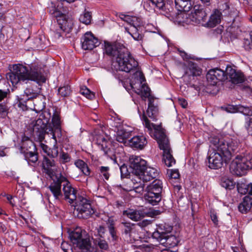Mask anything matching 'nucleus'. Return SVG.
<instances>
[{"mask_svg":"<svg viewBox=\"0 0 252 252\" xmlns=\"http://www.w3.org/2000/svg\"><path fill=\"white\" fill-rule=\"evenodd\" d=\"M47 124L46 120L43 121L38 118L33 126V132L35 133L40 141H43L45 138V135L47 133Z\"/></svg>","mask_w":252,"mask_h":252,"instance_id":"f3484780","label":"nucleus"},{"mask_svg":"<svg viewBox=\"0 0 252 252\" xmlns=\"http://www.w3.org/2000/svg\"><path fill=\"white\" fill-rule=\"evenodd\" d=\"M97 232L98 233V237L104 238V235L105 233V228L102 225H100L97 228Z\"/></svg>","mask_w":252,"mask_h":252,"instance_id":"774afa93","label":"nucleus"},{"mask_svg":"<svg viewBox=\"0 0 252 252\" xmlns=\"http://www.w3.org/2000/svg\"><path fill=\"white\" fill-rule=\"evenodd\" d=\"M122 224L123 225V233L126 236L130 237L131 232L133 229L134 224L130 222H123Z\"/></svg>","mask_w":252,"mask_h":252,"instance_id":"a19ab883","label":"nucleus"},{"mask_svg":"<svg viewBox=\"0 0 252 252\" xmlns=\"http://www.w3.org/2000/svg\"><path fill=\"white\" fill-rule=\"evenodd\" d=\"M60 158L63 163H66L70 161V157L69 155L65 153H62L60 156Z\"/></svg>","mask_w":252,"mask_h":252,"instance_id":"0e129e2a","label":"nucleus"},{"mask_svg":"<svg viewBox=\"0 0 252 252\" xmlns=\"http://www.w3.org/2000/svg\"><path fill=\"white\" fill-rule=\"evenodd\" d=\"M120 169L121 171V177L122 178L126 177L127 176L129 175V172L127 169V167L125 164L122 165L120 167Z\"/></svg>","mask_w":252,"mask_h":252,"instance_id":"680f3d73","label":"nucleus"},{"mask_svg":"<svg viewBox=\"0 0 252 252\" xmlns=\"http://www.w3.org/2000/svg\"><path fill=\"white\" fill-rule=\"evenodd\" d=\"M38 94L35 92L33 89L31 88H27L25 91L24 94L21 95L22 96L23 101H28L31 99L36 98Z\"/></svg>","mask_w":252,"mask_h":252,"instance_id":"c9c22d12","label":"nucleus"},{"mask_svg":"<svg viewBox=\"0 0 252 252\" xmlns=\"http://www.w3.org/2000/svg\"><path fill=\"white\" fill-rule=\"evenodd\" d=\"M252 207V198L249 196L244 197L243 201L238 206L239 211L243 214L247 213Z\"/></svg>","mask_w":252,"mask_h":252,"instance_id":"c85d7f7f","label":"nucleus"},{"mask_svg":"<svg viewBox=\"0 0 252 252\" xmlns=\"http://www.w3.org/2000/svg\"><path fill=\"white\" fill-rule=\"evenodd\" d=\"M110 145L109 142H104V143L100 144V149L103 152L104 155L109 156L111 152L110 149L108 147Z\"/></svg>","mask_w":252,"mask_h":252,"instance_id":"4d7b16f0","label":"nucleus"},{"mask_svg":"<svg viewBox=\"0 0 252 252\" xmlns=\"http://www.w3.org/2000/svg\"><path fill=\"white\" fill-rule=\"evenodd\" d=\"M175 6L178 11H180L176 16V20L179 23H188L187 19L189 12L191 9L193 3L187 0H175Z\"/></svg>","mask_w":252,"mask_h":252,"instance_id":"9d476101","label":"nucleus"},{"mask_svg":"<svg viewBox=\"0 0 252 252\" xmlns=\"http://www.w3.org/2000/svg\"><path fill=\"white\" fill-rule=\"evenodd\" d=\"M36 147L34 143L29 137L25 136L22 140V145L19 147L21 154H25L28 152L35 151Z\"/></svg>","mask_w":252,"mask_h":252,"instance_id":"5701e85b","label":"nucleus"},{"mask_svg":"<svg viewBox=\"0 0 252 252\" xmlns=\"http://www.w3.org/2000/svg\"><path fill=\"white\" fill-rule=\"evenodd\" d=\"M107 227L108 230L115 229V221L111 218H109L107 221H106Z\"/></svg>","mask_w":252,"mask_h":252,"instance_id":"338daca9","label":"nucleus"},{"mask_svg":"<svg viewBox=\"0 0 252 252\" xmlns=\"http://www.w3.org/2000/svg\"><path fill=\"white\" fill-rule=\"evenodd\" d=\"M8 108L7 105L0 103V118H5L8 113Z\"/></svg>","mask_w":252,"mask_h":252,"instance_id":"603ef678","label":"nucleus"},{"mask_svg":"<svg viewBox=\"0 0 252 252\" xmlns=\"http://www.w3.org/2000/svg\"><path fill=\"white\" fill-rule=\"evenodd\" d=\"M150 1L153 5L164 11H166V9L169 10L170 7L169 0H150Z\"/></svg>","mask_w":252,"mask_h":252,"instance_id":"2f4dec72","label":"nucleus"},{"mask_svg":"<svg viewBox=\"0 0 252 252\" xmlns=\"http://www.w3.org/2000/svg\"><path fill=\"white\" fill-rule=\"evenodd\" d=\"M211 142L214 147L209 153L208 167L219 169L222 167L223 162L227 163L230 160L237 149V144L234 141H227L218 138H213Z\"/></svg>","mask_w":252,"mask_h":252,"instance_id":"f257e3e1","label":"nucleus"},{"mask_svg":"<svg viewBox=\"0 0 252 252\" xmlns=\"http://www.w3.org/2000/svg\"><path fill=\"white\" fill-rule=\"evenodd\" d=\"M218 10L219 13H222L223 16H227L230 13V7L227 2L222 1H220L218 3V8L215 9Z\"/></svg>","mask_w":252,"mask_h":252,"instance_id":"f704fd0d","label":"nucleus"},{"mask_svg":"<svg viewBox=\"0 0 252 252\" xmlns=\"http://www.w3.org/2000/svg\"><path fill=\"white\" fill-rule=\"evenodd\" d=\"M159 172L158 169L155 168L148 167L145 169L142 174H141L140 180L143 182H148L156 178L158 175Z\"/></svg>","mask_w":252,"mask_h":252,"instance_id":"4be33fe9","label":"nucleus"},{"mask_svg":"<svg viewBox=\"0 0 252 252\" xmlns=\"http://www.w3.org/2000/svg\"><path fill=\"white\" fill-rule=\"evenodd\" d=\"M74 164L86 176H89L90 175V169L87 163H86L83 160H76L74 162Z\"/></svg>","mask_w":252,"mask_h":252,"instance_id":"72a5a7b5","label":"nucleus"},{"mask_svg":"<svg viewBox=\"0 0 252 252\" xmlns=\"http://www.w3.org/2000/svg\"><path fill=\"white\" fill-rule=\"evenodd\" d=\"M162 182L160 180L156 179L147 186L145 189V192L161 194L162 189Z\"/></svg>","mask_w":252,"mask_h":252,"instance_id":"393cba45","label":"nucleus"},{"mask_svg":"<svg viewBox=\"0 0 252 252\" xmlns=\"http://www.w3.org/2000/svg\"><path fill=\"white\" fill-rule=\"evenodd\" d=\"M213 73L211 72V70L208 72L206 75V78L208 83L211 85H215L217 84L218 80L217 78L213 75Z\"/></svg>","mask_w":252,"mask_h":252,"instance_id":"864d4df0","label":"nucleus"},{"mask_svg":"<svg viewBox=\"0 0 252 252\" xmlns=\"http://www.w3.org/2000/svg\"><path fill=\"white\" fill-rule=\"evenodd\" d=\"M145 202L153 206L157 205L161 201V194L145 192L144 195Z\"/></svg>","mask_w":252,"mask_h":252,"instance_id":"c756f323","label":"nucleus"},{"mask_svg":"<svg viewBox=\"0 0 252 252\" xmlns=\"http://www.w3.org/2000/svg\"><path fill=\"white\" fill-rule=\"evenodd\" d=\"M71 93L70 87L69 85H64L58 89V94L63 97H66Z\"/></svg>","mask_w":252,"mask_h":252,"instance_id":"79ce46f5","label":"nucleus"},{"mask_svg":"<svg viewBox=\"0 0 252 252\" xmlns=\"http://www.w3.org/2000/svg\"><path fill=\"white\" fill-rule=\"evenodd\" d=\"M189 18L194 24H201L202 26H205L207 14L202 6L195 5L193 6V12H191Z\"/></svg>","mask_w":252,"mask_h":252,"instance_id":"ddd939ff","label":"nucleus"},{"mask_svg":"<svg viewBox=\"0 0 252 252\" xmlns=\"http://www.w3.org/2000/svg\"><path fill=\"white\" fill-rule=\"evenodd\" d=\"M170 172V177L172 179H178L180 177V174L178 170L177 169H174V170H170L169 171Z\"/></svg>","mask_w":252,"mask_h":252,"instance_id":"69168bd1","label":"nucleus"},{"mask_svg":"<svg viewBox=\"0 0 252 252\" xmlns=\"http://www.w3.org/2000/svg\"><path fill=\"white\" fill-rule=\"evenodd\" d=\"M104 52L116 59L118 64L117 69L130 72L138 67V62L131 56L128 50L120 43L104 42Z\"/></svg>","mask_w":252,"mask_h":252,"instance_id":"f03ea898","label":"nucleus"},{"mask_svg":"<svg viewBox=\"0 0 252 252\" xmlns=\"http://www.w3.org/2000/svg\"><path fill=\"white\" fill-rule=\"evenodd\" d=\"M82 47L84 50H92L99 45L98 39L91 32H87L81 38Z\"/></svg>","mask_w":252,"mask_h":252,"instance_id":"2eb2a0df","label":"nucleus"},{"mask_svg":"<svg viewBox=\"0 0 252 252\" xmlns=\"http://www.w3.org/2000/svg\"><path fill=\"white\" fill-rule=\"evenodd\" d=\"M222 16V13H219L218 10L215 9L210 15L208 21L205 23V27H215L220 23Z\"/></svg>","mask_w":252,"mask_h":252,"instance_id":"b1692460","label":"nucleus"},{"mask_svg":"<svg viewBox=\"0 0 252 252\" xmlns=\"http://www.w3.org/2000/svg\"><path fill=\"white\" fill-rule=\"evenodd\" d=\"M220 184L222 187L229 189H233L235 186L233 181L227 178H222Z\"/></svg>","mask_w":252,"mask_h":252,"instance_id":"37998d69","label":"nucleus"},{"mask_svg":"<svg viewBox=\"0 0 252 252\" xmlns=\"http://www.w3.org/2000/svg\"><path fill=\"white\" fill-rule=\"evenodd\" d=\"M172 229L173 227L168 224H160L158 225L156 231L153 233L152 237L158 241L170 235Z\"/></svg>","mask_w":252,"mask_h":252,"instance_id":"a211bd4d","label":"nucleus"},{"mask_svg":"<svg viewBox=\"0 0 252 252\" xmlns=\"http://www.w3.org/2000/svg\"><path fill=\"white\" fill-rule=\"evenodd\" d=\"M244 126L249 134L252 135V117L245 118Z\"/></svg>","mask_w":252,"mask_h":252,"instance_id":"49530a36","label":"nucleus"},{"mask_svg":"<svg viewBox=\"0 0 252 252\" xmlns=\"http://www.w3.org/2000/svg\"><path fill=\"white\" fill-rule=\"evenodd\" d=\"M119 17L129 24V27H124V32L130 34L135 40H142L143 37L142 29L144 24L141 18L123 14H120Z\"/></svg>","mask_w":252,"mask_h":252,"instance_id":"423d86ee","label":"nucleus"},{"mask_svg":"<svg viewBox=\"0 0 252 252\" xmlns=\"http://www.w3.org/2000/svg\"><path fill=\"white\" fill-rule=\"evenodd\" d=\"M202 73V69L198 66L196 63L189 61L185 65V74L183 76L185 81L188 84L190 83V81H186V78L191 79V77L194 78V77L200 76Z\"/></svg>","mask_w":252,"mask_h":252,"instance_id":"4468645a","label":"nucleus"},{"mask_svg":"<svg viewBox=\"0 0 252 252\" xmlns=\"http://www.w3.org/2000/svg\"><path fill=\"white\" fill-rule=\"evenodd\" d=\"M80 93L87 98L93 99L94 97V94L86 86H83L80 88Z\"/></svg>","mask_w":252,"mask_h":252,"instance_id":"c03bdc74","label":"nucleus"},{"mask_svg":"<svg viewBox=\"0 0 252 252\" xmlns=\"http://www.w3.org/2000/svg\"><path fill=\"white\" fill-rule=\"evenodd\" d=\"M49 13L57 19L58 23L54 31V36L55 38H59L64 32L72 28L71 21L66 19L65 16L55 7L52 6L50 8Z\"/></svg>","mask_w":252,"mask_h":252,"instance_id":"0eeeda50","label":"nucleus"},{"mask_svg":"<svg viewBox=\"0 0 252 252\" xmlns=\"http://www.w3.org/2000/svg\"><path fill=\"white\" fill-rule=\"evenodd\" d=\"M225 73L227 79L229 78L230 81L233 84L243 83L245 80L244 74L240 71H237L231 66H227Z\"/></svg>","mask_w":252,"mask_h":252,"instance_id":"dca6fc26","label":"nucleus"},{"mask_svg":"<svg viewBox=\"0 0 252 252\" xmlns=\"http://www.w3.org/2000/svg\"><path fill=\"white\" fill-rule=\"evenodd\" d=\"M109 167L108 166H101L99 167V171L101 175L106 179L108 180L110 176L109 173Z\"/></svg>","mask_w":252,"mask_h":252,"instance_id":"6e6d98bb","label":"nucleus"},{"mask_svg":"<svg viewBox=\"0 0 252 252\" xmlns=\"http://www.w3.org/2000/svg\"><path fill=\"white\" fill-rule=\"evenodd\" d=\"M75 208L78 212L79 218L88 219L94 213L90 200L82 196H78V198L74 201Z\"/></svg>","mask_w":252,"mask_h":252,"instance_id":"1a4fd4ad","label":"nucleus"},{"mask_svg":"<svg viewBox=\"0 0 252 252\" xmlns=\"http://www.w3.org/2000/svg\"><path fill=\"white\" fill-rule=\"evenodd\" d=\"M141 120L147 129V131L151 137L157 140L160 149L163 150V159L166 166L170 167L175 164L176 161L171 154L172 151L170 147L168 139L161 124L156 125L150 123L145 114L142 115Z\"/></svg>","mask_w":252,"mask_h":252,"instance_id":"7ed1b4c3","label":"nucleus"},{"mask_svg":"<svg viewBox=\"0 0 252 252\" xmlns=\"http://www.w3.org/2000/svg\"><path fill=\"white\" fill-rule=\"evenodd\" d=\"M54 130L52 131V138L55 140L54 143L57 145V138H60L62 136V131L61 126L54 127Z\"/></svg>","mask_w":252,"mask_h":252,"instance_id":"5fc2aeb1","label":"nucleus"},{"mask_svg":"<svg viewBox=\"0 0 252 252\" xmlns=\"http://www.w3.org/2000/svg\"><path fill=\"white\" fill-rule=\"evenodd\" d=\"M55 166L54 161L53 160H50L47 157H44L42 162V168L46 167H53Z\"/></svg>","mask_w":252,"mask_h":252,"instance_id":"13d9d810","label":"nucleus"},{"mask_svg":"<svg viewBox=\"0 0 252 252\" xmlns=\"http://www.w3.org/2000/svg\"><path fill=\"white\" fill-rule=\"evenodd\" d=\"M123 215L135 221L140 220L144 216L142 211L133 209H127L124 211Z\"/></svg>","mask_w":252,"mask_h":252,"instance_id":"bb28decb","label":"nucleus"},{"mask_svg":"<svg viewBox=\"0 0 252 252\" xmlns=\"http://www.w3.org/2000/svg\"><path fill=\"white\" fill-rule=\"evenodd\" d=\"M130 135V131L127 130L124 126L120 127L117 132L116 139L120 143H125Z\"/></svg>","mask_w":252,"mask_h":252,"instance_id":"7c9ffc66","label":"nucleus"},{"mask_svg":"<svg viewBox=\"0 0 252 252\" xmlns=\"http://www.w3.org/2000/svg\"><path fill=\"white\" fill-rule=\"evenodd\" d=\"M6 78L9 80L13 85L17 84L20 81L32 80L39 83H45L46 79L42 74L41 68L32 65L29 70L27 67L22 64H15L13 71L6 74Z\"/></svg>","mask_w":252,"mask_h":252,"instance_id":"20e7f679","label":"nucleus"},{"mask_svg":"<svg viewBox=\"0 0 252 252\" xmlns=\"http://www.w3.org/2000/svg\"><path fill=\"white\" fill-rule=\"evenodd\" d=\"M94 243L95 245L98 247L99 249L104 251H107L109 249L108 242L104 238L97 237L94 239Z\"/></svg>","mask_w":252,"mask_h":252,"instance_id":"e433bc0d","label":"nucleus"},{"mask_svg":"<svg viewBox=\"0 0 252 252\" xmlns=\"http://www.w3.org/2000/svg\"><path fill=\"white\" fill-rule=\"evenodd\" d=\"M147 115L153 121H156L158 116V108L157 104L154 103V98H149Z\"/></svg>","mask_w":252,"mask_h":252,"instance_id":"412c9836","label":"nucleus"},{"mask_svg":"<svg viewBox=\"0 0 252 252\" xmlns=\"http://www.w3.org/2000/svg\"><path fill=\"white\" fill-rule=\"evenodd\" d=\"M150 92V89L148 86L144 84L141 86L139 94L141 95L143 100H145L148 98L149 101V98H154L151 95Z\"/></svg>","mask_w":252,"mask_h":252,"instance_id":"ea45409f","label":"nucleus"},{"mask_svg":"<svg viewBox=\"0 0 252 252\" xmlns=\"http://www.w3.org/2000/svg\"><path fill=\"white\" fill-rule=\"evenodd\" d=\"M41 243L48 252H51L53 246L55 245L54 241L48 238H45L44 240L41 241Z\"/></svg>","mask_w":252,"mask_h":252,"instance_id":"09e8293b","label":"nucleus"},{"mask_svg":"<svg viewBox=\"0 0 252 252\" xmlns=\"http://www.w3.org/2000/svg\"><path fill=\"white\" fill-rule=\"evenodd\" d=\"M108 232L111 237V238H109L108 239L110 242H112L115 244L119 239V236L117 235L116 229L108 230Z\"/></svg>","mask_w":252,"mask_h":252,"instance_id":"3c124183","label":"nucleus"},{"mask_svg":"<svg viewBox=\"0 0 252 252\" xmlns=\"http://www.w3.org/2000/svg\"><path fill=\"white\" fill-rule=\"evenodd\" d=\"M25 159L28 161L29 164H35L38 160L37 154L35 151L28 152L24 154Z\"/></svg>","mask_w":252,"mask_h":252,"instance_id":"58836bf2","label":"nucleus"},{"mask_svg":"<svg viewBox=\"0 0 252 252\" xmlns=\"http://www.w3.org/2000/svg\"><path fill=\"white\" fill-rule=\"evenodd\" d=\"M42 141L40 142V147L42 149V151L46 153L48 156L55 158H56L59 154L58 147L56 144L54 143L53 147L52 148H49L47 145L42 143Z\"/></svg>","mask_w":252,"mask_h":252,"instance_id":"cd10ccee","label":"nucleus"},{"mask_svg":"<svg viewBox=\"0 0 252 252\" xmlns=\"http://www.w3.org/2000/svg\"><path fill=\"white\" fill-rule=\"evenodd\" d=\"M223 109V107H221ZM224 109L227 112L229 113H235L238 112V106H233L229 105L224 108Z\"/></svg>","mask_w":252,"mask_h":252,"instance_id":"e2e57ef3","label":"nucleus"},{"mask_svg":"<svg viewBox=\"0 0 252 252\" xmlns=\"http://www.w3.org/2000/svg\"><path fill=\"white\" fill-rule=\"evenodd\" d=\"M50 117H51V114L49 112H46V111H44L43 112H42L39 116V119H41V120L44 121V120L45 121H47V123L48 124L49 123V120H50Z\"/></svg>","mask_w":252,"mask_h":252,"instance_id":"bf43d9fd","label":"nucleus"},{"mask_svg":"<svg viewBox=\"0 0 252 252\" xmlns=\"http://www.w3.org/2000/svg\"><path fill=\"white\" fill-rule=\"evenodd\" d=\"M158 241L160 244L169 248L174 247L177 246L179 242L178 238L175 235L172 234L167 235L165 237L161 238Z\"/></svg>","mask_w":252,"mask_h":252,"instance_id":"a878e982","label":"nucleus"},{"mask_svg":"<svg viewBox=\"0 0 252 252\" xmlns=\"http://www.w3.org/2000/svg\"><path fill=\"white\" fill-rule=\"evenodd\" d=\"M62 184V182L60 181V176L56 181H54L48 187L55 199L56 200L60 199L63 196L61 190Z\"/></svg>","mask_w":252,"mask_h":252,"instance_id":"aec40b11","label":"nucleus"},{"mask_svg":"<svg viewBox=\"0 0 252 252\" xmlns=\"http://www.w3.org/2000/svg\"><path fill=\"white\" fill-rule=\"evenodd\" d=\"M92 16L90 12H85L83 14L81 15L79 18V20L82 23L86 25L89 24L91 22Z\"/></svg>","mask_w":252,"mask_h":252,"instance_id":"a18cd8bd","label":"nucleus"},{"mask_svg":"<svg viewBox=\"0 0 252 252\" xmlns=\"http://www.w3.org/2000/svg\"><path fill=\"white\" fill-rule=\"evenodd\" d=\"M45 98L44 96L38 97L33 102V110L36 113L42 111L45 108Z\"/></svg>","mask_w":252,"mask_h":252,"instance_id":"473e14b6","label":"nucleus"},{"mask_svg":"<svg viewBox=\"0 0 252 252\" xmlns=\"http://www.w3.org/2000/svg\"><path fill=\"white\" fill-rule=\"evenodd\" d=\"M61 248L64 252H72V247L66 242H63L61 244Z\"/></svg>","mask_w":252,"mask_h":252,"instance_id":"052dcab7","label":"nucleus"},{"mask_svg":"<svg viewBox=\"0 0 252 252\" xmlns=\"http://www.w3.org/2000/svg\"><path fill=\"white\" fill-rule=\"evenodd\" d=\"M60 181L63 183V190L65 198L68 199L70 204L73 203L78 198L77 190L71 186L67 178L62 175H60Z\"/></svg>","mask_w":252,"mask_h":252,"instance_id":"f8f14e48","label":"nucleus"},{"mask_svg":"<svg viewBox=\"0 0 252 252\" xmlns=\"http://www.w3.org/2000/svg\"><path fill=\"white\" fill-rule=\"evenodd\" d=\"M52 122L54 127L61 126V119L58 112L55 111L53 115Z\"/></svg>","mask_w":252,"mask_h":252,"instance_id":"8fccbe9b","label":"nucleus"},{"mask_svg":"<svg viewBox=\"0 0 252 252\" xmlns=\"http://www.w3.org/2000/svg\"><path fill=\"white\" fill-rule=\"evenodd\" d=\"M82 229L76 227L69 234L71 242L73 245L81 250V252H96L87 239H82Z\"/></svg>","mask_w":252,"mask_h":252,"instance_id":"6e6552de","label":"nucleus"},{"mask_svg":"<svg viewBox=\"0 0 252 252\" xmlns=\"http://www.w3.org/2000/svg\"><path fill=\"white\" fill-rule=\"evenodd\" d=\"M211 72L213 73V75L217 78L218 81H223L227 79L225 71L216 68L215 69L210 70Z\"/></svg>","mask_w":252,"mask_h":252,"instance_id":"4c0bfd02","label":"nucleus"},{"mask_svg":"<svg viewBox=\"0 0 252 252\" xmlns=\"http://www.w3.org/2000/svg\"><path fill=\"white\" fill-rule=\"evenodd\" d=\"M147 166V161L137 156H131L129 158V168L131 172L139 179Z\"/></svg>","mask_w":252,"mask_h":252,"instance_id":"9b49d317","label":"nucleus"},{"mask_svg":"<svg viewBox=\"0 0 252 252\" xmlns=\"http://www.w3.org/2000/svg\"><path fill=\"white\" fill-rule=\"evenodd\" d=\"M252 169V152L237 155L230 165L231 172L237 176L246 175L247 172Z\"/></svg>","mask_w":252,"mask_h":252,"instance_id":"39448f33","label":"nucleus"},{"mask_svg":"<svg viewBox=\"0 0 252 252\" xmlns=\"http://www.w3.org/2000/svg\"><path fill=\"white\" fill-rule=\"evenodd\" d=\"M131 147L136 149L142 150L147 144L146 137L143 135L133 136L128 141Z\"/></svg>","mask_w":252,"mask_h":252,"instance_id":"6ab92c4d","label":"nucleus"},{"mask_svg":"<svg viewBox=\"0 0 252 252\" xmlns=\"http://www.w3.org/2000/svg\"><path fill=\"white\" fill-rule=\"evenodd\" d=\"M238 112L242 113L247 117H252V109L249 107L238 106Z\"/></svg>","mask_w":252,"mask_h":252,"instance_id":"de8ad7c7","label":"nucleus"}]
</instances>
